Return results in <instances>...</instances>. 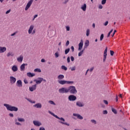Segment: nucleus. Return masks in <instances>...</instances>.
<instances>
[{
  "label": "nucleus",
  "instance_id": "f257e3e1",
  "mask_svg": "<svg viewBox=\"0 0 130 130\" xmlns=\"http://www.w3.org/2000/svg\"><path fill=\"white\" fill-rule=\"evenodd\" d=\"M4 106L6 107L7 110L9 111H15V112H17L18 110V107L12 106L11 105H9L8 104H4Z\"/></svg>",
  "mask_w": 130,
  "mask_h": 130
},
{
  "label": "nucleus",
  "instance_id": "f03ea898",
  "mask_svg": "<svg viewBox=\"0 0 130 130\" xmlns=\"http://www.w3.org/2000/svg\"><path fill=\"white\" fill-rule=\"evenodd\" d=\"M68 93H70V94H72L73 95L77 94V93H78V90H77L76 86H70L68 87Z\"/></svg>",
  "mask_w": 130,
  "mask_h": 130
},
{
  "label": "nucleus",
  "instance_id": "7ed1b4c3",
  "mask_svg": "<svg viewBox=\"0 0 130 130\" xmlns=\"http://www.w3.org/2000/svg\"><path fill=\"white\" fill-rule=\"evenodd\" d=\"M33 29H34V25L31 24L29 26V28L28 30V34H32V35H34V34H35L36 31L35 29L33 30Z\"/></svg>",
  "mask_w": 130,
  "mask_h": 130
},
{
  "label": "nucleus",
  "instance_id": "20e7f679",
  "mask_svg": "<svg viewBox=\"0 0 130 130\" xmlns=\"http://www.w3.org/2000/svg\"><path fill=\"white\" fill-rule=\"evenodd\" d=\"M73 116L72 117L73 119H80V120H82V119H83V116L81 115L80 114H77V113H73ZM77 117V118H76Z\"/></svg>",
  "mask_w": 130,
  "mask_h": 130
},
{
  "label": "nucleus",
  "instance_id": "39448f33",
  "mask_svg": "<svg viewBox=\"0 0 130 130\" xmlns=\"http://www.w3.org/2000/svg\"><path fill=\"white\" fill-rule=\"evenodd\" d=\"M59 93L61 94H63L64 93H68V88L66 87H62L58 90Z\"/></svg>",
  "mask_w": 130,
  "mask_h": 130
},
{
  "label": "nucleus",
  "instance_id": "423d86ee",
  "mask_svg": "<svg viewBox=\"0 0 130 130\" xmlns=\"http://www.w3.org/2000/svg\"><path fill=\"white\" fill-rule=\"evenodd\" d=\"M68 100L69 101H76L77 100V96L74 94H72L69 96Z\"/></svg>",
  "mask_w": 130,
  "mask_h": 130
},
{
  "label": "nucleus",
  "instance_id": "0eeeda50",
  "mask_svg": "<svg viewBox=\"0 0 130 130\" xmlns=\"http://www.w3.org/2000/svg\"><path fill=\"white\" fill-rule=\"evenodd\" d=\"M34 0H30L27 4L25 8V11H28V10H29V8L31 7V5H32V4H33V2Z\"/></svg>",
  "mask_w": 130,
  "mask_h": 130
},
{
  "label": "nucleus",
  "instance_id": "6e6552de",
  "mask_svg": "<svg viewBox=\"0 0 130 130\" xmlns=\"http://www.w3.org/2000/svg\"><path fill=\"white\" fill-rule=\"evenodd\" d=\"M34 81L36 82V85H38L41 83H42V82L43 81V78L41 77H39L37 78V79H35Z\"/></svg>",
  "mask_w": 130,
  "mask_h": 130
},
{
  "label": "nucleus",
  "instance_id": "1a4fd4ad",
  "mask_svg": "<svg viewBox=\"0 0 130 130\" xmlns=\"http://www.w3.org/2000/svg\"><path fill=\"white\" fill-rule=\"evenodd\" d=\"M16 81H17L16 78L14 77L13 76L10 77V81L11 84H15V83H16Z\"/></svg>",
  "mask_w": 130,
  "mask_h": 130
},
{
  "label": "nucleus",
  "instance_id": "9d476101",
  "mask_svg": "<svg viewBox=\"0 0 130 130\" xmlns=\"http://www.w3.org/2000/svg\"><path fill=\"white\" fill-rule=\"evenodd\" d=\"M36 88H37V84H35L32 86L29 87V91L30 92H33V91H35Z\"/></svg>",
  "mask_w": 130,
  "mask_h": 130
},
{
  "label": "nucleus",
  "instance_id": "9b49d317",
  "mask_svg": "<svg viewBox=\"0 0 130 130\" xmlns=\"http://www.w3.org/2000/svg\"><path fill=\"white\" fill-rule=\"evenodd\" d=\"M83 45H84V42H83V40H81L80 43L79 44L78 46V50L80 51V50H82V48H83Z\"/></svg>",
  "mask_w": 130,
  "mask_h": 130
},
{
  "label": "nucleus",
  "instance_id": "f8f14e48",
  "mask_svg": "<svg viewBox=\"0 0 130 130\" xmlns=\"http://www.w3.org/2000/svg\"><path fill=\"white\" fill-rule=\"evenodd\" d=\"M33 123L36 126H40V125H42L41 122L39 121H33Z\"/></svg>",
  "mask_w": 130,
  "mask_h": 130
},
{
  "label": "nucleus",
  "instance_id": "ddd939ff",
  "mask_svg": "<svg viewBox=\"0 0 130 130\" xmlns=\"http://www.w3.org/2000/svg\"><path fill=\"white\" fill-rule=\"evenodd\" d=\"M76 106H78V107H84V105L83 103L81 102H77L76 103Z\"/></svg>",
  "mask_w": 130,
  "mask_h": 130
},
{
  "label": "nucleus",
  "instance_id": "4468645a",
  "mask_svg": "<svg viewBox=\"0 0 130 130\" xmlns=\"http://www.w3.org/2000/svg\"><path fill=\"white\" fill-rule=\"evenodd\" d=\"M12 71L14 73L18 71V67L16 65H14L11 68Z\"/></svg>",
  "mask_w": 130,
  "mask_h": 130
},
{
  "label": "nucleus",
  "instance_id": "2eb2a0df",
  "mask_svg": "<svg viewBox=\"0 0 130 130\" xmlns=\"http://www.w3.org/2000/svg\"><path fill=\"white\" fill-rule=\"evenodd\" d=\"M25 66H28V64L27 63H23L20 66V71L21 72H23V71H25Z\"/></svg>",
  "mask_w": 130,
  "mask_h": 130
},
{
  "label": "nucleus",
  "instance_id": "dca6fc26",
  "mask_svg": "<svg viewBox=\"0 0 130 130\" xmlns=\"http://www.w3.org/2000/svg\"><path fill=\"white\" fill-rule=\"evenodd\" d=\"M7 50L6 47H0V53H4Z\"/></svg>",
  "mask_w": 130,
  "mask_h": 130
},
{
  "label": "nucleus",
  "instance_id": "f3484780",
  "mask_svg": "<svg viewBox=\"0 0 130 130\" xmlns=\"http://www.w3.org/2000/svg\"><path fill=\"white\" fill-rule=\"evenodd\" d=\"M16 85L17 87H22L23 86L22 84V81L21 80H18L16 82Z\"/></svg>",
  "mask_w": 130,
  "mask_h": 130
},
{
  "label": "nucleus",
  "instance_id": "a211bd4d",
  "mask_svg": "<svg viewBox=\"0 0 130 130\" xmlns=\"http://www.w3.org/2000/svg\"><path fill=\"white\" fill-rule=\"evenodd\" d=\"M34 107L36 108H42V105L41 103H37L34 105Z\"/></svg>",
  "mask_w": 130,
  "mask_h": 130
},
{
  "label": "nucleus",
  "instance_id": "6ab92c4d",
  "mask_svg": "<svg viewBox=\"0 0 130 130\" xmlns=\"http://www.w3.org/2000/svg\"><path fill=\"white\" fill-rule=\"evenodd\" d=\"M81 9L83 11V12H86V10H87V5L84 4L81 6Z\"/></svg>",
  "mask_w": 130,
  "mask_h": 130
},
{
  "label": "nucleus",
  "instance_id": "aec40b11",
  "mask_svg": "<svg viewBox=\"0 0 130 130\" xmlns=\"http://www.w3.org/2000/svg\"><path fill=\"white\" fill-rule=\"evenodd\" d=\"M53 116H54L57 119H60V120H62V121H66V120L64 119V118H63L62 117L59 118V117H58L57 115H56L54 114L53 115Z\"/></svg>",
  "mask_w": 130,
  "mask_h": 130
},
{
  "label": "nucleus",
  "instance_id": "412c9836",
  "mask_svg": "<svg viewBox=\"0 0 130 130\" xmlns=\"http://www.w3.org/2000/svg\"><path fill=\"white\" fill-rule=\"evenodd\" d=\"M23 57L22 55H20L19 57L17 58V60L18 62H22L23 61Z\"/></svg>",
  "mask_w": 130,
  "mask_h": 130
},
{
  "label": "nucleus",
  "instance_id": "4be33fe9",
  "mask_svg": "<svg viewBox=\"0 0 130 130\" xmlns=\"http://www.w3.org/2000/svg\"><path fill=\"white\" fill-rule=\"evenodd\" d=\"M58 83L60 84V85H65L67 84V81L66 80H58Z\"/></svg>",
  "mask_w": 130,
  "mask_h": 130
},
{
  "label": "nucleus",
  "instance_id": "5701e85b",
  "mask_svg": "<svg viewBox=\"0 0 130 130\" xmlns=\"http://www.w3.org/2000/svg\"><path fill=\"white\" fill-rule=\"evenodd\" d=\"M27 77H29V78H32L35 76V74L31 73L30 72H28L27 73Z\"/></svg>",
  "mask_w": 130,
  "mask_h": 130
},
{
  "label": "nucleus",
  "instance_id": "b1692460",
  "mask_svg": "<svg viewBox=\"0 0 130 130\" xmlns=\"http://www.w3.org/2000/svg\"><path fill=\"white\" fill-rule=\"evenodd\" d=\"M89 43L90 42H89V40H87L84 43V48H87L89 46Z\"/></svg>",
  "mask_w": 130,
  "mask_h": 130
},
{
  "label": "nucleus",
  "instance_id": "393cba45",
  "mask_svg": "<svg viewBox=\"0 0 130 130\" xmlns=\"http://www.w3.org/2000/svg\"><path fill=\"white\" fill-rule=\"evenodd\" d=\"M64 78V76L63 75H59L57 76L58 80H62Z\"/></svg>",
  "mask_w": 130,
  "mask_h": 130
},
{
  "label": "nucleus",
  "instance_id": "a878e982",
  "mask_svg": "<svg viewBox=\"0 0 130 130\" xmlns=\"http://www.w3.org/2000/svg\"><path fill=\"white\" fill-rule=\"evenodd\" d=\"M17 120L19 122H25V119L23 118H18Z\"/></svg>",
  "mask_w": 130,
  "mask_h": 130
},
{
  "label": "nucleus",
  "instance_id": "bb28decb",
  "mask_svg": "<svg viewBox=\"0 0 130 130\" xmlns=\"http://www.w3.org/2000/svg\"><path fill=\"white\" fill-rule=\"evenodd\" d=\"M35 73H41V70L40 69L37 68L34 70Z\"/></svg>",
  "mask_w": 130,
  "mask_h": 130
},
{
  "label": "nucleus",
  "instance_id": "cd10ccee",
  "mask_svg": "<svg viewBox=\"0 0 130 130\" xmlns=\"http://www.w3.org/2000/svg\"><path fill=\"white\" fill-rule=\"evenodd\" d=\"M59 122L60 123H61V124H65V125H68V126H70V124L69 123H68L67 122H62V121H59Z\"/></svg>",
  "mask_w": 130,
  "mask_h": 130
},
{
  "label": "nucleus",
  "instance_id": "c85d7f7f",
  "mask_svg": "<svg viewBox=\"0 0 130 130\" xmlns=\"http://www.w3.org/2000/svg\"><path fill=\"white\" fill-rule=\"evenodd\" d=\"M70 50H71L70 48H68V49H66L64 51L65 54H68V53H69L70 52Z\"/></svg>",
  "mask_w": 130,
  "mask_h": 130
},
{
  "label": "nucleus",
  "instance_id": "c756f323",
  "mask_svg": "<svg viewBox=\"0 0 130 130\" xmlns=\"http://www.w3.org/2000/svg\"><path fill=\"white\" fill-rule=\"evenodd\" d=\"M61 69L64 71H68V68L63 65L61 67Z\"/></svg>",
  "mask_w": 130,
  "mask_h": 130
},
{
  "label": "nucleus",
  "instance_id": "7c9ffc66",
  "mask_svg": "<svg viewBox=\"0 0 130 130\" xmlns=\"http://www.w3.org/2000/svg\"><path fill=\"white\" fill-rule=\"evenodd\" d=\"M85 50V49H83L82 50H81L79 53H78V56H82V55L83 54V53H84V51Z\"/></svg>",
  "mask_w": 130,
  "mask_h": 130
},
{
  "label": "nucleus",
  "instance_id": "2f4dec72",
  "mask_svg": "<svg viewBox=\"0 0 130 130\" xmlns=\"http://www.w3.org/2000/svg\"><path fill=\"white\" fill-rule=\"evenodd\" d=\"M7 56L9 57V56H14V53L13 52H9L7 54Z\"/></svg>",
  "mask_w": 130,
  "mask_h": 130
},
{
  "label": "nucleus",
  "instance_id": "473e14b6",
  "mask_svg": "<svg viewBox=\"0 0 130 130\" xmlns=\"http://www.w3.org/2000/svg\"><path fill=\"white\" fill-rule=\"evenodd\" d=\"M113 31V29H112L111 30V31H110L109 32V33L108 34V35L107 36V37L108 38V37H110V35L111 34V33H112V32Z\"/></svg>",
  "mask_w": 130,
  "mask_h": 130
},
{
  "label": "nucleus",
  "instance_id": "72a5a7b5",
  "mask_svg": "<svg viewBox=\"0 0 130 130\" xmlns=\"http://www.w3.org/2000/svg\"><path fill=\"white\" fill-rule=\"evenodd\" d=\"M86 36L88 37V36H89V35H90V29H87L86 30Z\"/></svg>",
  "mask_w": 130,
  "mask_h": 130
},
{
  "label": "nucleus",
  "instance_id": "f704fd0d",
  "mask_svg": "<svg viewBox=\"0 0 130 130\" xmlns=\"http://www.w3.org/2000/svg\"><path fill=\"white\" fill-rule=\"evenodd\" d=\"M112 112H113V113H114V114H117V111H116V110H115V109L112 108Z\"/></svg>",
  "mask_w": 130,
  "mask_h": 130
},
{
  "label": "nucleus",
  "instance_id": "c9c22d12",
  "mask_svg": "<svg viewBox=\"0 0 130 130\" xmlns=\"http://www.w3.org/2000/svg\"><path fill=\"white\" fill-rule=\"evenodd\" d=\"M48 103H50V104H51V105H56L54 102H53V101H49Z\"/></svg>",
  "mask_w": 130,
  "mask_h": 130
},
{
  "label": "nucleus",
  "instance_id": "e433bc0d",
  "mask_svg": "<svg viewBox=\"0 0 130 130\" xmlns=\"http://www.w3.org/2000/svg\"><path fill=\"white\" fill-rule=\"evenodd\" d=\"M55 58H57V57H58L59 56V54H58V52H56L55 54Z\"/></svg>",
  "mask_w": 130,
  "mask_h": 130
},
{
  "label": "nucleus",
  "instance_id": "4c0bfd02",
  "mask_svg": "<svg viewBox=\"0 0 130 130\" xmlns=\"http://www.w3.org/2000/svg\"><path fill=\"white\" fill-rule=\"evenodd\" d=\"M73 84H74V81H67V85H70V84L73 85Z\"/></svg>",
  "mask_w": 130,
  "mask_h": 130
},
{
  "label": "nucleus",
  "instance_id": "58836bf2",
  "mask_svg": "<svg viewBox=\"0 0 130 130\" xmlns=\"http://www.w3.org/2000/svg\"><path fill=\"white\" fill-rule=\"evenodd\" d=\"M103 38H104V34H102L100 37V41H102V40H103Z\"/></svg>",
  "mask_w": 130,
  "mask_h": 130
},
{
  "label": "nucleus",
  "instance_id": "ea45409f",
  "mask_svg": "<svg viewBox=\"0 0 130 130\" xmlns=\"http://www.w3.org/2000/svg\"><path fill=\"white\" fill-rule=\"evenodd\" d=\"M91 122H92V123H94V124H97V121H96L94 119H91L90 120Z\"/></svg>",
  "mask_w": 130,
  "mask_h": 130
},
{
  "label": "nucleus",
  "instance_id": "a19ab883",
  "mask_svg": "<svg viewBox=\"0 0 130 130\" xmlns=\"http://www.w3.org/2000/svg\"><path fill=\"white\" fill-rule=\"evenodd\" d=\"M107 57V55H104V58H103V62H105Z\"/></svg>",
  "mask_w": 130,
  "mask_h": 130
},
{
  "label": "nucleus",
  "instance_id": "79ce46f5",
  "mask_svg": "<svg viewBox=\"0 0 130 130\" xmlns=\"http://www.w3.org/2000/svg\"><path fill=\"white\" fill-rule=\"evenodd\" d=\"M104 55H107V47H106L104 52Z\"/></svg>",
  "mask_w": 130,
  "mask_h": 130
},
{
  "label": "nucleus",
  "instance_id": "37998d69",
  "mask_svg": "<svg viewBox=\"0 0 130 130\" xmlns=\"http://www.w3.org/2000/svg\"><path fill=\"white\" fill-rule=\"evenodd\" d=\"M70 69H71V71L73 72L74 71H76V66H74L72 68H70Z\"/></svg>",
  "mask_w": 130,
  "mask_h": 130
},
{
  "label": "nucleus",
  "instance_id": "c03bdc74",
  "mask_svg": "<svg viewBox=\"0 0 130 130\" xmlns=\"http://www.w3.org/2000/svg\"><path fill=\"white\" fill-rule=\"evenodd\" d=\"M110 52L111 56H113V54H114V51H113L112 50H110Z\"/></svg>",
  "mask_w": 130,
  "mask_h": 130
},
{
  "label": "nucleus",
  "instance_id": "a18cd8bd",
  "mask_svg": "<svg viewBox=\"0 0 130 130\" xmlns=\"http://www.w3.org/2000/svg\"><path fill=\"white\" fill-rule=\"evenodd\" d=\"M103 102L104 103H105V104H106V105H108V101L105 100H103Z\"/></svg>",
  "mask_w": 130,
  "mask_h": 130
},
{
  "label": "nucleus",
  "instance_id": "49530a36",
  "mask_svg": "<svg viewBox=\"0 0 130 130\" xmlns=\"http://www.w3.org/2000/svg\"><path fill=\"white\" fill-rule=\"evenodd\" d=\"M107 0H102V5H105L106 4Z\"/></svg>",
  "mask_w": 130,
  "mask_h": 130
},
{
  "label": "nucleus",
  "instance_id": "de8ad7c7",
  "mask_svg": "<svg viewBox=\"0 0 130 130\" xmlns=\"http://www.w3.org/2000/svg\"><path fill=\"white\" fill-rule=\"evenodd\" d=\"M67 62H68V63H69V62H71V59L70 58V56H68L67 57Z\"/></svg>",
  "mask_w": 130,
  "mask_h": 130
},
{
  "label": "nucleus",
  "instance_id": "09e8293b",
  "mask_svg": "<svg viewBox=\"0 0 130 130\" xmlns=\"http://www.w3.org/2000/svg\"><path fill=\"white\" fill-rule=\"evenodd\" d=\"M15 124H16V125H20V126H21V125H22V124H21L20 122H15Z\"/></svg>",
  "mask_w": 130,
  "mask_h": 130
},
{
  "label": "nucleus",
  "instance_id": "8fccbe9b",
  "mask_svg": "<svg viewBox=\"0 0 130 130\" xmlns=\"http://www.w3.org/2000/svg\"><path fill=\"white\" fill-rule=\"evenodd\" d=\"M69 0H64V2H63V4H64V5H67L68 3H69Z\"/></svg>",
  "mask_w": 130,
  "mask_h": 130
},
{
  "label": "nucleus",
  "instance_id": "3c124183",
  "mask_svg": "<svg viewBox=\"0 0 130 130\" xmlns=\"http://www.w3.org/2000/svg\"><path fill=\"white\" fill-rule=\"evenodd\" d=\"M38 17V15L36 14L34 16V18L32 19V21H34V20H35V19H36V18H37Z\"/></svg>",
  "mask_w": 130,
  "mask_h": 130
},
{
  "label": "nucleus",
  "instance_id": "603ef678",
  "mask_svg": "<svg viewBox=\"0 0 130 130\" xmlns=\"http://www.w3.org/2000/svg\"><path fill=\"white\" fill-rule=\"evenodd\" d=\"M103 113V114H107V113H108V112L107 111V110H104Z\"/></svg>",
  "mask_w": 130,
  "mask_h": 130
},
{
  "label": "nucleus",
  "instance_id": "864d4df0",
  "mask_svg": "<svg viewBox=\"0 0 130 130\" xmlns=\"http://www.w3.org/2000/svg\"><path fill=\"white\" fill-rule=\"evenodd\" d=\"M69 45H70V41H67L66 43V46H69Z\"/></svg>",
  "mask_w": 130,
  "mask_h": 130
},
{
  "label": "nucleus",
  "instance_id": "5fc2aeb1",
  "mask_svg": "<svg viewBox=\"0 0 130 130\" xmlns=\"http://www.w3.org/2000/svg\"><path fill=\"white\" fill-rule=\"evenodd\" d=\"M67 31H70V27L69 26H66Z\"/></svg>",
  "mask_w": 130,
  "mask_h": 130
},
{
  "label": "nucleus",
  "instance_id": "6e6d98bb",
  "mask_svg": "<svg viewBox=\"0 0 130 130\" xmlns=\"http://www.w3.org/2000/svg\"><path fill=\"white\" fill-rule=\"evenodd\" d=\"M71 49H72V52H74V51H75V48L74 47V46H71Z\"/></svg>",
  "mask_w": 130,
  "mask_h": 130
},
{
  "label": "nucleus",
  "instance_id": "4d7b16f0",
  "mask_svg": "<svg viewBox=\"0 0 130 130\" xmlns=\"http://www.w3.org/2000/svg\"><path fill=\"white\" fill-rule=\"evenodd\" d=\"M71 61H74V60H75V58L74 57V56H72L71 57Z\"/></svg>",
  "mask_w": 130,
  "mask_h": 130
},
{
  "label": "nucleus",
  "instance_id": "13d9d810",
  "mask_svg": "<svg viewBox=\"0 0 130 130\" xmlns=\"http://www.w3.org/2000/svg\"><path fill=\"white\" fill-rule=\"evenodd\" d=\"M17 33H18V32L16 31L15 32H14L13 34L11 35V36H15V35H16V34H17Z\"/></svg>",
  "mask_w": 130,
  "mask_h": 130
},
{
  "label": "nucleus",
  "instance_id": "bf43d9fd",
  "mask_svg": "<svg viewBox=\"0 0 130 130\" xmlns=\"http://www.w3.org/2000/svg\"><path fill=\"white\" fill-rule=\"evenodd\" d=\"M99 9H103V6H102V5H100L99 6Z\"/></svg>",
  "mask_w": 130,
  "mask_h": 130
},
{
  "label": "nucleus",
  "instance_id": "052dcab7",
  "mask_svg": "<svg viewBox=\"0 0 130 130\" xmlns=\"http://www.w3.org/2000/svg\"><path fill=\"white\" fill-rule=\"evenodd\" d=\"M48 113H49L50 114H51V115H53H53L54 114V113L51 112V111H48Z\"/></svg>",
  "mask_w": 130,
  "mask_h": 130
},
{
  "label": "nucleus",
  "instance_id": "680f3d73",
  "mask_svg": "<svg viewBox=\"0 0 130 130\" xmlns=\"http://www.w3.org/2000/svg\"><path fill=\"white\" fill-rule=\"evenodd\" d=\"M10 12H11V9L6 11V14L7 15L8 14L10 13Z\"/></svg>",
  "mask_w": 130,
  "mask_h": 130
},
{
  "label": "nucleus",
  "instance_id": "e2e57ef3",
  "mask_svg": "<svg viewBox=\"0 0 130 130\" xmlns=\"http://www.w3.org/2000/svg\"><path fill=\"white\" fill-rule=\"evenodd\" d=\"M107 25H108V21H106L104 24V26H107Z\"/></svg>",
  "mask_w": 130,
  "mask_h": 130
},
{
  "label": "nucleus",
  "instance_id": "0e129e2a",
  "mask_svg": "<svg viewBox=\"0 0 130 130\" xmlns=\"http://www.w3.org/2000/svg\"><path fill=\"white\" fill-rule=\"evenodd\" d=\"M115 33H116V30H114V32H113V35H112V37H113V36H114V35L115 34Z\"/></svg>",
  "mask_w": 130,
  "mask_h": 130
},
{
  "label": "nucleus",
  "instance_id": "69168bd1",
  "mask_svg": "<svg viewBox=\"0 0 130 130\" xmlns=\"http://www.w3.org/2000/svg\"><path fill=\"white\" fill-rule=\"evenodd\" d=\"M9 116H10V117H13L14 116V114H12V113H10L9 114Z\"/></svg>",
  "mask_w": 130,
  "mask_h": 130
},
{
  "label": "nucleus",
  "instance_id": "338daca9",
  "mask_svg": "<svg viewBox=\"0 0 130 130\" xmlns=\"http://www.w3.org/2000/svg\"><path fill=\"white\" fill-rule=\"evenodd\" d=\"M24 82L25 84H28V81H27V80H26V79H24Z\"/></svg>",
  "mask_w": 130,
  "mask_h": 130
},
{
  "label": "nucleus",
  "instance_id": "774afa93",
  "mask_svg": "<svg viewBox=\"0 0 130 130\" xmlns=\"http://www.w3.org/2000/svg\"><path fill=\"white\" fill-rule=\"evenodd\" d=\"M41 62H45V59H41Z\"/></svg>",
  "mask_w": 130,
  "mask_h": 130
}]
</instances>
